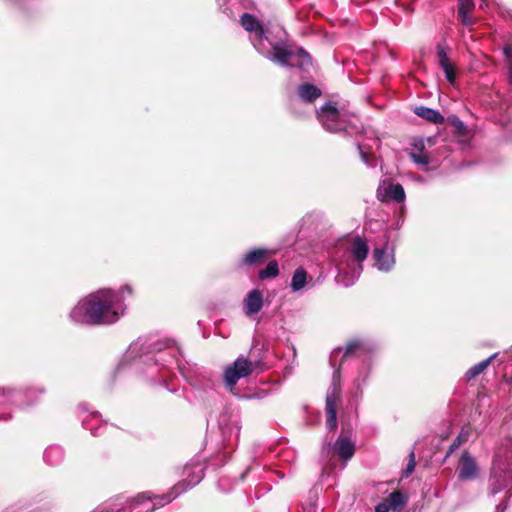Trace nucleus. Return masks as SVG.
<instances>
[{
  "label": "nucleus",
  "instance_id": "f257e3e1",
  "mask_svg": "<svg viewBox=\"0 0 512 512\" xmlns=\"http://www.w3.org/2000/svg\"><path fill=\"white\" fill-rule=\"evenodd\" d=\"M174 347V341L165 342L153 338H138L131 343L122 357L120 368L133 367L154 383H165V372L169 366L176 364L186 381L195 389L203 392L214 390L218 384L215 373L197 366L182 367Z\"/></svg>",
  "mask_w": 512,
  "mask_h": 512
},
{
  "label": "nucleus",
  "instance_id": "f03ea898",
  "mask_svg": "<svg viewBox=\"0 0 512 512\" xmlns=\"http://www.w3.org/2000/svg\"><path fill=\"white\" fill-rule=\"evenodd\" d=\"M378 349V345L368 338H353L349 340L342 354L341 363L334 368L331 385L326 394V426L329 430L337 427V410L336 402L341 392V365L345 359L355 356L361 359L362 363L354 380L356 390L362 393L363 388L367 385L368 379L373 367V357ZM341 349H335L330 356V364L335 367V358L339 356Z\"/></svg>",
  "mask_w": 512,
  "mask_h": 512
},
{
  "label": "nucleus",
  "instance_id": "7ed1b4c3",
  "mask_svg": "<svg viewBox=\"0 0 512 512\" xmlns=\"http://www.w3.org/2000/svg\"><path fill=\"white\" fill-rule=\"evenodd\" d=\"M256 51L283 67H295L303 73L313 69L311 55L302 47L288 44L286 31L280 26H265L251 41Z\"/></svg>",
  "mask_w": 512,
  "mask_h": 512
},
{
  "label": "nucleus",
  "instance_id": "20e7f679",
  "mask_svg": "<svg viewBox=\"0 0 512 512\" xmlns=\"http://www.w3.org/2000/svg\"><path fill=\"white\" fill-rule=\"evenodd\" d=\"M126 305L119 300V293L103 288L78 301L70 311L72 322L86 326L112 325L124 315Z\"/></svg>",
  "mask_w": 512,
  "mask_h": 512
},
{
  "label": "nucleus",
  "instance_id": "39448f33",
  "mask_svg": "<svg viewBox=\"0 0 512 512\" xmlns=\"http://www.w3.org/2000/svg\"><path fill=\"white\" fill-rule=\"evenodd\" d=\"M504 491L512 496V436L505 439L494 455L488 478V494L494 496Z\"/></svg>",
  "mask_w": 512,
  "mask_h": 512
},
{
  "label": "nucleus",
  "instance_id": "423d86ee",
  "mask_svg": "<svg viewBox=\"0 0 512 512\" xmlns=\"http://www.w3.org/2000/svg\"><path fill=\"white\" fill-rule=\"evenodd\" d=\"M369 247L360 237L353 238L349 249L336 264V282L344 287L352 286L363 271V261L367 258Z\"/></svg>",
  "mask_w": 512,
  "mask_h": 512
},
{
  "label": "nucleus",
  "instance_id": "0eeeda50",
  "mask_svg": "<svg viewBox=\"0 0 512 512\" xmlns=\"http://www.w3.org/2000/svg\"><path fill=\"white\" fill-rule=\"evenodd\" d=\"M316 118L322 127L330 133L357 131L358 126L352 122L350 115L344 108L328 100L316 110Z\"/></svg>",
  "mask_w": 512,
  "mask_h": 512
},
{
  "label": "nucleus",
  "instance_id": "6e6552de",
  "mask_svg": "<svg viewBox=\"0 0 512 512\" xmlns=\"http://www.w3.org/2000/svg\"><path fill=\"white\" fill-rule=\"evenodd\" d=\"M261 370H263L261 361H251L241 355L232 364L225 367L223 371V382L225 386L232 391L240 379Z\"/></svg>",
  "mask_w": 512,
  "mask_h": 512
},
{
  "label": "nucleus",
  "instance_id": "1a4fd4ad",
  "mask_svg": "<svg viewBox=\"0 0 512 512\" xmlns=\"http://www.w3.org/2000/svg\"><path fill=\"white\" fill-rule=\"evenodd\" d=\"M271 251L265 247H255L248 250L239 260L237 266L241 269H251L265 263Z\"/></svg>",
  "mask_w": 512,
  "mask_h": 512
},
{
  "label": "nucleus",
  "instance_id": "9d476101",
  "mask_svg": "<svg viewBox=\"0 0 512 512\" xmlns=\"http://www.w3.org/2000/svg\"><path fill=\"white\" fill-rule=\"evenodd\" d=\"M79 414L84 429L89 430L93 436H100L103 430L107 428V424L94 426L93 422H100V414L97 411H91L87 403L78 405Z\"/></svg>",
  "mask_w": 512,
  "mask_h": 512
},
{
  "label": "nucleus",
  "instance_id": "9b49d317",
  "mask_svg": "<svg viewBox=\"0 0 512 512\" xmlns=\"http://www.w3.org/2000/svg\"><path fill=\"white\" fill-rule=\"evenodd\" d=\"M328 226L329 219L322 211H310L306 213L301 219V230L319 233L324 231Z\"/></svg>",
  "mask_w": 512,
  "mask_h": 512
},
{
  "label": "nucleus",
  "instance_id": "f8f14e48",
  "mask_svg": "<svg viewBox=\"0 0 512 512\" xmlns=\"http://www.w3.org/2000/svg\"><path fill=\"white\" fill-rule=\"evenodd\" d=\"M372 258L374 266L382 272H389L395 265L394 248L386 244L383 247H376L373 250Z\"/></svg>",
  "mask_w": 512,
  "mask_h": 512
},
{
  "label": "nucleus",
  "instance_id": "ddd939ff",
  "mask_svg": "<svg viewBox=\"0 0 512 512\" xmlns=\"http://www.w3.org/2000/svg\"><path fill=\"white\" fill-rule=\"evenodd\" d=\"M478 465L475 458L467 451L461 454L457 468V476L461 481L473 480L478 475Z\"/></svg>",
  "mask_w": 512,
  "mask_h": 512
},
{
  "label": "nucleus",
  "instance_id": "4468645a",
  "mask_svg": "<svg viewBox=\"0 0 512 512\" xmlns=\"http://www.w3.org/2000/svg\"><path fill=\"white\" fill-rule=\"evenodd\" d=\"M264 305L263 293L259 289L249 291L244 298L243 307L247 317L258 314Z\"/></svg>",
  "mask_w": 512,
  "mask_h": 512
},
{
  "label": "nucleus",
  "instance_id": "2eb2a0df",
  "mask_svg": "<svg viewBox=\"0 0 512 512\" xmlns=\"http://www.w3.org/2000/svg\"><path fill=\"white\" fill-rule=\"evenodd\" d=\"M313 286V279L307 271L303 267L296 268L290 282L291 291L297 293L305 288L311 289Z\"/></svg>",
  "mask_w": 512,
  "mask_h": 512
},
{
  "label": "nucleus",
  "instance_id": "dca6fc26",
  "mask_svg": "<svg viewBox=\"0 0 512 512\" xmlns=\"http://www.w3.org/2000/svg\"><path fill=\"white\" fill-rule=\"evenodd\" d=\"M333 449L337 452L339 457L345 461L351 459L355 453V444L348 436L341 435L338 437L333 445Z\"/></svg>",
  "mask_w": 512,
  "mask_h": 512
},
{
  "label": "nucleus",
  "instance_id": "f3484780",
  "mask_svg": "<svg viewBox=\"0 0 512 512\" xmlns=\"http://www.w3.org/2000/svg\"><path fill=\"white\" fill-rule=\"evenodd\" d=\"M297 95L302 102L313 103L322 95L321 89L312 83H302L297 88Z\"/></svg>",
  "mask_w": 512,
  "mask_h": 512
},
{
  "label": "nucleus",
  "instance_id": "a211bd4d",
  "mask_svg": "<svg viewBox=\"0 0 512 512\" xmlns=\"http://www.w3.org/2000/svg\"><path fill=\"white\" fill-rule=\"evenodd\" d=\"M475 4L473 0H458L457 16L461 23L466 27H472L475 23L471 16Z\"/></svg>",
  "mask_w": 512,
  "mask_h": 512
},
{
  "label": "nucleus",
  "instance_id": "6ab92c4d",
  "mask_svg": "<svg viewBox=\"0 0 512 512\" xmlns=\"http://www.w3.org/2000/svg\"><path fill=\"white\" fill-rule=\"evenodd\" d=\"M241 26L249 33L250 42L254 36H257L259 31L265 27L260 21L252 14L243 13L240 16Z\"/></svg>",
  "mask_w": 512,
  "mask_h": 512
},
{
  "label": "nucleus",
  "instance_id": "aec40b11",
  "mask_svg": "<svg viewBox=\"0 0 512 512\" xmlns=\"http://www.w3.org/2000/svg\"><path fill=\"white\" fill-rule=\"evenodd\" d=\"M64 458V449L59 445H50L43 453L44 462L53 467L59 466L64 461Z\"/></svg>",
  "mask_w": 512,
  "mask_h": 512
},
{
  "label": "nucleus",
  "instance_id": "412c9836",
  "mask_svg": "<svg viewBox=\"0 0 512 512\" xmlns=\"http://www.w3.org/2000/svg\"><path fill=\"white\" fill-rule=\"evenodd\" d=\"M183 474L187 478H189V480H182V481H179L178 483H185L186 485H191L187 489V490H189V489L193 488L194 486H196L198 483H200V481L203 479L204 468L201 467L200 465H196V466L186 465L184 467Z\"/></svg>",
  "mask_w": 512,
  "mask_h": 512
},
{
  "label": "nucleus",
  "instance_id": "4be33fe9",
  "mask_svg": "<svg viewBox=\"0 0 512 512\" xmlns=\"http://www.w3.org/2000/svg\"><path fill=\"white\" fill-rule=\"evenodd\" d=\"M414 113L417 116H419L433 124H443L445 122L444 116L438 110H435V109H432V108H429L426 106L416 107L414 109Z\"/></svg>",
  "mask_w": 512,
  "mask_h": 512
},
{
  "label": "nucleus",
  "instance_id": "5701e85b",
  "mask_svg": "<svg viewBox=\"0 0 512 512\" xmlns=\"http://www.w3.org/2000/svg\"><path fill=\"white\" fill-rule=\"evenodd\" d=\"M497 355L498 354L495 353V354L491 355L490 357H488L487 359L482 360L479 363L470 367L464 375L465 379L467 381H470V380L476 378L477 376H479L481 373H483L487 369V367L497 357Z\"/></svg>",
  "mask_w": 512,
  "mask_h": 512
},
{
  "label": "nucleus",
  "instance_id": "b1692460",
  "mask_svg": "<svg viewBox=\"0 0 512 512\" xmlns=\"http://www.w3.org/2000/svg\"><path fill=\"white\" fill-rule=\"evenodd\" d=\"M46 392L44 387L41 386H30L27 387L23 394L26 398L25 403L23 404L24 407H29L34 405L37 400Z\"/></svg>",
  "mask_w": 512,
  "mask_h": 512
},
{
  "label": "nucleus",
  "instance_id": "393cba45",
  "mask_svg": "<svg viewBox=\"0 0 512 512\" xmlns=\"http://www.w3.org/2000/svg\"><path fill=\"white\" fill-rule=\"evenodd\" d=\"M21 391L13 387H0V405L14 404Z\"/></svg>",
  "mask_w": 512,
  "mask_h": 512
},
{
  "label": "nucleus",
  "instance_id": "a878e982",
  "mask_svg": "<svg viewBox=\"0 0 512 512\" xmlns=\"http://www.w3.org/2000/svg\"><path fill=\"white\" fill-rule=\"evenodd\" d=\"M228 419V416L226 414H223L220 416L219 418V427L222 431V434L224 437H226L228 435L229 439L232 437V435L234 434L235 435V438L238 439L239 438V433H240V428L237 424V422H233L232 426L231 427H227L226 426V421Z\"/></svg>",
  "mask_w": 512,
  "mask_h": 512
},
{
  "label": "nucleus",
  "instance_id": "bb28decb",
  "mask_svg": "<svg viewBox=\"0 0 512 512\" xmlns=\"http://www.w3.org/2000/svg\"><path fill=\"white\" fill-rule=\"evenodd\" d=\"M279 274V265L276 260L269 261L265 268L258 272V277L261 280L274 278Z\"/></svg>",
  "mask_w": 512,
  "mask_h": 512
},
{
  "label": "nucleus",
  "instance_id": "cd10ccee",
  "mask_svg": "<svg viewBox=\"0 0 512 512\" xmlns=\"http://www.w3.org/2000/svg\"><path fill=\"white\" fill-rule=\"evenodd\" d=\"M406 500V496L398 490L393 491L388 498L393 511H400L405 505Z\"/></svg>",
  "mask_w": 512,
  "mask_h": 512
},
{
  "label": "nucleus",
  "instance_id": "c85d7f7f",
  "mask_svg": "<svg viewBox=\"0 0 512 512\" xmlns=\"http://www.w3.org/2000/svg\"><path fill=\"white\" fill-rule=\"evenodd\" d=\"M387 195L389 198L395 200L398 203H401L405 200V191L401 184L399 183H393L389 185L387 189Z\"/></svg>",
  "mask_w": 512,
  "mask_h": 512
},
{
  "label": "nucleus",
  "instance_id": "c756f323",
  "mask_svg": "<svg viewBox=\"0 0 512 512\" xmlns=\"http://www.w3.org/2000/svg\"><path fill=\"white\" fill-rule=\"evenodd\" d=\"M468 439V433L463 430L458 434V436L453 440L450 445L448 451L446 452L444 460H446L450 455L454 453L464 442Z\"/></svg>",
  "mask_w": 512,
  "mask_h": 512
},
{
  "label": "nucleus",
  "instance_id": "7c9ffc66",
  "mask_svg": "<svg viewBox=\"0 0 512 512\" xmlns=\"http://www.w3.org/2000/svg\"><path fill=\"white\" fill-rule=\"evenodd\" d=\"M505 63L507 67L508 81L512 85V43L506 44L503 48Z\"/></svg>",
  "mask_w": 512,
  "mask_h": 512
},
{
  "label": "nucleus",
  "instance_id": "2f4dec72",
  "mask_svg": "<svg viewBox=\"0 0 512 512\" xmlns=\"http://www.w3.org/2000/svg\"><path fill=\"white\" fill-rule=\"evenodd\" d=\"M448 49L449 48L446 45L445 40L437 43V45H436V54H437L439 66L443 65L445 63L450 62L449 58H448V53H447Z\"/></svg>",
  "mask_w": 512,
  "mask_h": 512
},
{
  "label": "nucleus",
  "instance_id": "473e14b6",
  "mask_svg": "<svg viewBox=\"0 0 512 512\" xmlns=\"http://www.w3.org/2000/svg\"><path fill=\"white\" fill-rule=\"evenodd\" d=\"M357 147H358L362 162L367 167L374 168L377 165L376 157L373 154L365 151L362 145L358 144Z\"/></svg>",
  "mask_w": 512,
  "mask_h": 512
},
{
  "label": "nucleus",
  "instance_id": "72a5a7b5",
  "mask_svg": "<svg viewBox=\"0 0 512 512\" xmlns=\"http://www.w3.org/2000/svg\"><path fill=\"white\" fill-rule=\"evenodd\" d=\"M448 123L456 129L458 134H460V135L466 134L467 126L458 116H456V115L449 116Z\"/></svg>",
  "mask_w": 512,
  "mask_h": 512
},
{
  "label": "nucleus",
  "instance_id": "f704fd0d",
  "mask_svg": "<svg viewBox=\"0 0 512 512\" xmlns=\"http://www.w3.org/2000/svg\"><path fill=\"white\" fill-rule=\"evenodd\" d=\"M440 67L442 68L444 74H445V77L447 79V81L450 83V84H454L455 83V80H456V69L455 67L453 66V64H451L450 62L448 63H445L443 65H440Z\"/></svg>",
  "mask_w": 512,
  "mask_h": 512
},
{
  "label": "nucleus",
  "instance_id": "c9c22d12",
  "mask_svg": "<svg viewBox=\"0 0 512 512\" xmlns=\"http://www.w3.org/2000/svg\"><path fill=\"white\" fill-rule=\"evenodd\" d=\"M410 157L414 163L419 164V165L426 166L430 162L429 157L423 153L412 152L410 154Z\"/></svg>",
  "mask_w": 512,
  "mask_h": 512
},
{
  "label": "nucleus",
  "instance_id": "e433bc0d",
  "mask_svg": "<svg viewBox=\"0 0 512 512\" xmlns=\"http://www.w3.org/2000/svg\"><path fill=\"white\" fill-rule=\"evenodd\" d=\"M114 291H115V293H119V300H120L122 303H124V301H123V300H124V297H125L126 295L131 296V295H132V293H133L132 287H131V286H129V285H124V286H122L119 290H117V291H116V290H114Z\"/></svg>",
  "mask_w": 512,
  "mask_h": 512
},
{
  "label": "nucleus",
  "instance_id": "4c0bfd02",
  "mask_svg": "<svg viewBox=\"0 0 512 512\" xmlns=\"http://www.w3.org/2000/svg\"><path fill=\"white\" fill-rule=\"evenodd\" d=\"M227 1L228 0H217V4L220 7V9H222L223 13L227 15V17H229L231 19H235L236 15L231 8H229V7L223 8V6L226 4Z\"/></svg>",
  "mask_w": 512,
  "mask_h": 512
},
{
  "label": "nucleus",
  "instance_id": "58836bf2",
  "mask_svg": "<svg viewBox=\"0 0 512 512\" xmlns=\"http://www.w3.org/2000/svg\"><path fill=\"white\" fill-rule=\"evenodd\" d=\"M392 510L388 500H384L375 506V512H390Z\"/></svg>",
  "mask_w": 512,
  "mask_h": 512
},
{
  "label": "nucleus",
  "instance_id": "ea45409f",
  "mask_svg": "<svg viewBox=\"0 0 512 512\" xmlns=\"http://www.w3.org/2000/svg\"><path fill=\"white\" fill-rule=\"evenodd\" d=\"M414 468H415V457H414V452H411L409 463L407 464V467L405 469V476H409L414 471Z\"/></svg>",
  "mask_w": 512,
  "mask_h": 512
},
{
  "label": "nucleus",
  "instance_id": "a19ab883",
  "mask_svg": "<svg viewBox=\"0 0 512 512\" xmlns=\"http://www.w3.org/2000/svg\"><path fill=\"white\" fill-rule=\"evenodd\" d=\"M11 419H12V414L11 413H5V412L0 413V421L7 422V421H9Z\"/></svg>",
  "mask_w": 512,
  "mask_h": 512
},
{
  "label": "nucleus",
  "instance_id": "79ce46f5",
  "mask_svg": "<svg viewBox=\"0 0 512 512\" xmlns=\"http://www.w3.org/2000/svg\"><path fill=\"white\" fill-rule=\"evenodd\" d=\"M507 508V505L504 503H500L496 506L495 512H504Z\"/></svg>",
  "mask_w": 512,
  "mask_h": 512
},
{
  "label": "nucleus",
  "instance_id": "37998d69",
  "mask_svg": "<svg viewBox=\"0 0 512 512\" xmlns=\"http://www.w3.org/2000/svg\"><path fill=\"white\" fill-rule=\"evenodd\" d=\"M249 470H250V466H248V467L244 470V472L240 475V480H241V481H243V480L245 479V477H246L247 473L249 472Z\"/></svg>",
  "mask_w": 512,
  "mask_h": 512
},
{
  "label": "nucleus",
  "instance_id": "c03bdc74",
  "mask_svg": "<svg viewBox=\"0 0 512 512\" xmlns=\"http://www.w3.org/2000/svg\"><path fill=\"white\" fill-rule=\"evenodd\" d=\"M330 449H331L330 444H328L327 446H324L322 448V454L329 453Z\"/></svg>",
  "mask_w": 512,
  "mask_h": 512
},
{
  "label": "nucleus",
  "instance_id": "a18cd8bd",
  "mask_svg": "<svg viewBox=\"0 0 512 512\" xmlns=\"http://www.w3.org/2000/svg\"><path fill=\"white\" fill-rule=\"evenodd\" d=\"M225 481H226V480H225L224 478H222V479H220V480L218 481V487H219L220 489H222V486H223V484H224V482H225Z\"/></svg>",
  "mask_w": 512,
  "mask_h": 512
},
{
  "label": "nucleus",
  "instance_id": "49530a36",
  "mask_svg": "<svg viewBox=\"0 0 512 512\" xmlns=\"http://www.w3.org/2000/svg\"><path fill=\"white\" fill-rule=\"evenodd\" d=\"M507 383L512 385V375L507 379Z\"/></svg>",
  "mask_w": 512,
  "mask_h": 512
},
{
  "label": "nucleus",
  "instance_id": "de8ad7c7",
  "mask_svg": "<svg viewBox=\"0 0 512 512\" xmlns=\"http://www.w3.org/2000/svg\"><path fill=\"white\" fill-rule=\"evenodd\" d=\"M231 488H227V489H222L224 492H228L230 491Z\"/></svg>",
  "mask_w": 512,
  "mask_h": 512
}]
</instances>
